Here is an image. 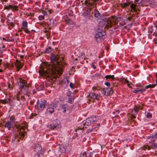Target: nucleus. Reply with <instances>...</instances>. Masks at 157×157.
Instances as JSON below:
<instances>
[{
    "instance_id": "48",
    "label": "nucleus",
    "mask_w": 157,
    "mask_h": 157,
    "mask_svg": "<svg viewBox=\"0 0 157 157\" xmlns=\"http://www.w3.org/2000/svg\"><path fill=\"white\" fill-rule=\"evenodd\" d=\"M10 25L13 26V27L14 26V24L12 22H11L10 23Z\"/></svg>"
},
{
    "instance_id": "33",
    "label": "nucleus",
    "mask_w": 157,
    "mask_h": 157,
    "mask_svg": "<svg viewBox=\"0 0 157 157\" xmlns=\"http://www.w3.org/2000/svg\"><path fill=\"white\" fill-rule=\"evenodd\" d=\"M105 78L106 79L111 78L113 79L114 78V75H107L105 76Z\"/></svg>"
},
{
    "instance_id": "5",
    "label": "nucleus",
    "mask_w": 157,
    "mask_h": 157,
    "mask_svg": "<svg viewBox=\"0 0 157 157\" xmlns=\"http://www.w3.org/2000/svg\"><path fill=\"white\" fill-rule=\"evenodd\" d=\"M94 118H95V117H94L93 118L90 117L87 118L85 121V122L83 124V126H85V127H83L82 128H80L79 127H78V129H76V132H77L78 130L79 129L82 130V129L84 128H87L86 126H89L93 122H94L95 120H94Z\"/></svg>"
},
{
    "instance_id": "59",
    "label": "nucleus",
    "mask_w": 157,
    "mask_h": 157,
    "mask_svg": "<svg viewBox=\"0 0 157 157\" xmlns=\"http://www.w3.org/2000/svg\"><path fill=\"white\" fill-rule=\"evenodd\" d=\"M12 40H7V41H12Z\"/></svg>"
},
{
    "instance_id": "10",
    "label": "nucleus",
    "mask_w": 157,
    "mask_h": 157,
    "mask_svg": "<svg viewBox=\"0 0 157 157\" xmlns=\"http://www.w3.org/2000/svg\"><path fill=\"white\" fill-rule=\"evenodd\" d=\"M89 97L93 100H98L100 98V95L96 94L93 92L90 93L89 94Z\"/></svg>"
},
{
    "instance_id": "42",
    "label": "nucleus",
    "mask_w": 157,
    "mask_h": 157,
    "mask_svg": "<svg viewBox=\"0 0 157 157\" xmlns=\"http://www.w3.org/2000/svg\"><path fill=\"white\" fill-rule=\"evenodd\" d=\"M81 157H87L86 153L85 152H84L83 154L81 155Z\"/></svg>"
},
{
    "instance_id": "4",
    "label": "nucleus",
    "mask_w": 157,
    "mask_h": 157,
    "mask_svg": "<svg viewBox=\"0 0 157 157\" xmlns=\"http://www.w3.org/2000/svg\"><path fill=\"white\" fill-rule=\"evenodd\" d=\"M17 82L18 85L21 89V91L22 92V90L24 89V90H25L27 92L28 90V88L26 81L21 78H20L17 80ZM26 94V92H25L24 93L25 94Z\"/></svg>"
},
{
    "instance_id": "3",
    "label": "nucleus",
    "mask_w": 157,
    "mask_h": 157,
    "mask_svg": "<svg viewBox=\"0 0 157 157\" xmlns=\"http://www.w3.org/2000/svg\"><path fill=\"white\" fill-rule=\"evenodd\" d=\"M122 18L121 17H112L109 18L107 21V24L106 25L105 27L106 28H108L109 27H111L112 26L115 24V22L116 21H119L120 19H121Z\"/></svg>"
},
{
    "instance_id": "23",
    "label": "nucleus",
    "mask_w": 157,
    "mask_h": 157,
    "mask_svg": "<svg viewBox=\"0 0 157 157\" xmlns=\"http://www.w3.org/2000/svg\"><path fill=\"white\" fill-rule=\"evenodd\" d=\"M65 21L66 23L69 25H72L73 24V22L69 18L66 19Z\"/></svg>"
},
{
    "instance_id": "15",
    "label": "nucleus",
    "mask_w": 157,
    "mask_h": 157,
    "mask_svg": "<svg viewBox=\"0 0 157 157\" xmlns=\"http://www.w3.org/2000/svg\"><path fill=\"white\" fill-rule=\"evenodd\" d=\"M47 102L46 101L44 100L41 101L40 104V108L42 110L44 109L46 106Z\"/></svg>"
},
{
    "instance_id": "7",
    "label": "nucleus",
    "mask_w": 157,
    "mask_h": 157,
    "mask_svg": "<svg viewBox=\"0 0 157 157\" xmlns=\"http://www.w3.org/2000/svg\"><path fill=\"white\" fill-rule=\"evenodd\" d=\"M57 104L55 103L52 102L48 106L47 112L48 113H52L54 111V109L56 108Z\"/></svg>"
},
{
    "instance_id": "22",
    "label": "nucleus",
    "mask_w": 157,
    "mask_h": 157,
    "mask_svg": "<svg viewBox=\"0 0 157 157\" xmlns=\"http://www.w3.org/2000/svg\"><path fill=\"white\" fill-rule=\"evenodd\" d=\"M101 89L102 88L98 85L93 86L92 87V89L94 91H95L96 90H101Z\"/></svg>"
},
{
    "instance_id": "14",
    "label": "nucleus",
    "mask_w": 157,
    "mask_h": 157,
    "mask_svg": "<svg viewBox=\"0 0 157 157\" xmlns=\"http://www.w3.org/2000/svg\"><path fill=\"white\" fill-rule=\"evenodd\" d=\"M18 6H16L10 5L8 6H6L5 8L9 10L11 9L13 11H16L18 10Z\"/></svg>"
},
{
    "instance_id": "61",
    "label": "nucleus",
    "mask_w": 157,
    "mask_h": 157,
    "mask_svg": "<svg viewBox=\"0 0 157 157\" xmlns=\"http://www.w3.org/2000/svg\"><path fill=\"white\" fill-rule=\"evenodd\" d=\"M5 45H3L2 46V48H5Z\"/></svg>"
},
{
    "instance_id": "64",
    "label": "nucleus",
    "mask_w": 157,
    "mask_h": 157,
    "mask_svg": "<svg viewBox=\"0 0 157 157\" xmlns=\"http://www.w3.org/2000/svg\"><path fill=\"white\" fill-rule=\"evenodd\" d=\"M2 70L1 69H0V72H2Z\"/></svg>"
},
{
    "instance_id": "9",
    "label": "nucleus",
    "mask_w": 157,
    "mask_h": 157,
    "mask_svg": "<svg viewBox=\"0 0 157 157\" xmlns=\"http://www.w3.org/2000/svg\"><path fill=\"white\" fill-rule=\"evenodd\" d=\"M106 36L105 33L104 31L98 32L95 36V38L98 39H105Z\"/></svg>"
},
{
    "instance_id": "19",
    "label": "nucleus",
    "mask_w": 157,
    "mask_h": 157,
    "mask_svg": "<svg viewBox=\"0 0 157 157\" xmlns=\"http://www.w3.org/2000/svg\"><path fill=\"white\" fill-rule=\"evenodd\" d=\"M25 100V98L24 96H21V99L20 98V101H18L19 102L18 103H17V106H19L20 105H22L23 103V102Z\"/></svg>"
},
{
    "instance_id": "57",
    "label": "nucleus",
    "mask_w": 157,
    "mask_h": 157,
    "mask_svg": "<svg viewBox=\"0 0 157 157\" xmlns=\"http://www.w3.org/2000/svg\"><path fill=\"white\" fill-rule=\"evenodd\" d=\"M93 67L94 69H95L96 68V67L95 66L93 65Z\"/></svg>"
},
{
    "instance_id": "51",
    "label": "nucleus",
    "mask_w": 157,
    "mask_h": 157,
    "mask_svg": "<svg viewBox=\"0 0 157 157\" xmlns=\"http://www.w3.org/2000/svg\"><path fill=\"white\" fill-rule=\"evenodd\" d=\"M138 10H137L136 8H135V9H133V10L136 12H137Z\"/></svg>"
},
{
    "instance_id": "34",
    "label": "nucleus",
    "mask_w": 157,
    "mask_h": 157,
    "mask_svg": "<svg viewBox=\"0 0 157 157\" xmlns=\"http://www.w3.org/2000/svg\"><path fill=\"white\" fill-rule=\"evenodd\" d=\"M142 0H135V3L136 4H138L139 6H140L142 4Z\"/></svg>"
},
{
    "instance_id": "38",
    "label": "nucleus",
    "mask_w": 157,
    "mask_h": 157,
    "mask_svg": "<svg viewBox=\"0 0 157 157\" xmlns=\"http://www.w3.org/2000/svg\"><path fill=\"white\" fill-rule=\"evenodd\" d=\"M66 105H63L62 106V109L63 110V112H65L66 111Z\"/></svg>"
},
{
    "instance_id": "20",
    "label": "nucleus",
    "mask_w": 157,
    "mask_h": 157,
    "mask_svg": "<svg viewBox=\"0 0 157 157\" xmlns=\"http://www.w3.org/2000/svg\"><path fill=\"white\" fill-rule=\"evenodd\" d=\"M67 96L68 97V102L70 104H72L74 100L73 96L69 95L67 94Z\"/></svg>"
},
{
    "instance_id": "16",
    "label": "nucleus",
    "mask_w": 157,
    "mask_h": 157,
    "mask_svg": "<svg viewBox=\"0 0 157 157\" xmlns=\"http://www.w3.org/2000/svg\"><path fill=\"white\" fill-rule=\"evenodd\" d=\"M23 29H24L25 31L27 33H29V31L27 29L28 23L26 21H24L22 22Z\"/></svg>"
},
{
    "instance_id": "53",
    "label": "nucleus",
    "mask_w": 157,
    "mask_h": 157,
    "mask_svg": "<svg viewBox=\"0 0 157 157\" xmlns=\"http://www.w3.org/2000/svg\"><path fill=\"white\" fill-rule=\"evenodd\" d=\"M147 147H150V145L149 146L148 145H147L145 147V148L147 149Z\"/></svg>"
},
{
    "instance_id": "46",
    "label": "nucleus",
    "mask_w": 157,
    "mask_h": 157,
    "mask_svg": "<svg viewBox=\"0 0 157 157\" xmlns=\"http://www.w3.org/2000/svg\"><path fill=\"white\" fill-rule=\"evenodd\" d=\"M46 35L47 36V38L48 39L50 38V34L49 33H47Z\"/></svg>"
},
{
    "instance_id": "45",
    "label": "nucleus",
    "mask_w": 157,
    "mask_h": 157,
    "mask_svg": "<svg viewBox=\"0 0 157 157\" xmlns=\"http://www.w3.org/2000/svg\"><path fill=\"white\" fill-rule=\"evenodd\" d=\"M125 82L126 83H127L128 86L130 85L129 82L127 78L125 79Z\"/></svg>"
},
{
    "instance_id": "17",
    "label": "nucleus",
    "mask_w": 157,
    "mask_h": 157,
    "mask_svg": "<svg viewBox=\"0 0 157 157\" xmlns=\"http://www.w3.org/2000/svg\"><path fill=\"white\" fill-rule=\"evenodd\" d=\"M100 124H98L97 126L95 127L91 128L87 130V131L89 132H91L92 131L93 132H96L97 131L99 127H100Z\"/></svg>"
},
{
    "instance_id": "56",
    "label": "nucleus",
    "mask_w": 157,
    "mask_h": 157,
    "mask_svg": "<svg viewBox=\"0 0 157 157\" xmlns=\"http://www.w3.org/2000/svg\"><path fill=\"white\" fill-rule=\"evenodd\" d=\"M20 57L22 59V58H24V56H23V55H21L20 56Z\"/></svg>"
},
{
    "instance_id": "31",
    "label": "nucleus",
    "mask_w": 157,
    "mask_h": 157,
    "mask_svg": "<svg viewBox=\"0 0 157 157\" xmlns=\"http://www.w3.org/2000/svg\"><path fill=\"white\" fill-rule=\"evenodd\" d=\"M48 11V12L47 11H43V13L44 14V15H47L48 13L49 14L51 13L52 11L51 10H49Z\"/></svg>"
},
{
    "instance_id": "11",
    "label": "nucleus",
    "mask_w": 157,
    "mask_h": 157,
    "mask_svg": "<svg viewBox=\"0 0 157 157\" xmlns=\"http://www.w3.org/2000/svg\"><path fill=\"white\" fill-rule=\"evenodd\" d=\"M148 142L150 144V147H147L148 150H150L151 149L154 150L157 149V143L152 142Z\"/></svg>"
},
{
    "instance_id": "12",
    "label": "nucleus",
    "mask_w": 157,
    "mask_h": 157,
    "mask_svg": "<svg viewBox=\"0 0 157 157\" xmlns=\"http://www.w3.org/2000/svg\"><path fill=\"white\" fill-rule=\"evenodd\" d=\"M96 0H89L88 1H86L85 2V3L86 6L90 7L91 6H92L94 5V4L96 5Z\"/></svg>"
},
{
    "instance_id": "26",
    "label": "nucleus",
    "mask_w": 157,
    "mask_h": 157,
    "mask_svg": "<svg viewBox=\"0 0 157 157\" xmlns=\"http://www.w3.org/2000/svg\"><path fill=\"white\" fill-rule=\"evenodd\" d=\"M94 15L95 17L98 18H99L100 17V13L98 10H95L94 11Z\"/></svg>"
},
{
    "instance_id": "40",
    "label": "nucleus",
    "mask_w": 157,
    "mask_h": 157,
    "mask_svg": "<svg viewBox=\"0 0 157 157\" xmlns=\"http://www.w3.org/2000/svg\"><path fill=\"white\" fill-rule=\"evenodd\" d=\"M70 86L72 89H74L75 88V86L74 84L72 82H71L70 84Z\"/></svg>"
},
{
    "instance_id": "49",
    "label": "nucleus",
    "mask_w": 157,
    "mask_h": 157,
    "mask_svg": "<svg viewBox=\"0 0 157 157\" xmlns=\"http://www.w3.org/2000/svg\"><path fill=\"white\" fill-rule=\"evenodd\" d=\"M132 17H128L127 18V20L128 21H130Z\"/></svg>"
},
{
    "instance_id": "55",
    "label": "nucleus",
    "mask_w": 157,
    "mask_h": 157,
    "mask_svg": "<svg viewBox=\"0 0 157 157\" xmlns=\"http://www.w3.org/2000/svg\"><path fill=\"white\" fill-rule=\"evenodd\" d=\"M67 94L68 95H71V93L70 92H67Z\"/></svg>"
},
{
    "instance_id": "41",
    "label": "nucleus",
    "mask_w": 157,
    "mask_h": 157,
    "mask_svg": "<svg viewBox=\"0 0 157 157\" xmlns=\"http://www.w3.org/2000/svg\"><path fill=\"white\" fill-rule=\"evenodd\" d=\"M130 7L132 9H135L136 8V5L134 4H132L130 6Z\"/></svg>"
},
{
    "instance_id": "36",
    "label": "nucleus",
    "mask_w": 157,
    "mask_h": 157,
    "mask_svg": "<svg viewBox=\"0 0 157 157\" xmlns=\"http://www.w3.org/2000/svg\"><path fill=\"white\" fill-rule=\"evenodd\" d=\"M146 115L147 118H148L149 119H150L152 117V114L149 112H147Z\"/></svg>"
},
{
    "instance_id": "47",
    "label": "nucleus",
    "mask_w": 157,
    "mask_h": 157,
    "mask_svg": "<svg viewBox=\"0 0 157 157\" xmlns=\"http://www.w3.org/2000/svg\"><path fill=\"white\" fill-rule=\"evenodd\" d=\"M2 56V51L0 49V57Z\"/></svg>"
},
{
    "instance_id": "63",
    "label": "nucleus",
    "mask_w": 157,
    "mask_h": 157,
    "mask_svg": "<svg viewBox=\"0 0 157 157\" xmlns=\"http://www.w3.org/2000/svg\"><path fill=\"white\" fill-rule=\"evenodd\" d=\"M30 103H31V105H32L33 104V102H30Z\"/></svg>"
},
{
    "instance_id": "54",
    "label": "nucleus",
    "mask_w": 157,
    "mask_h": 157,
    "mask_svg": "<svg viewBox=\"0 0 157 157\" xmlns=\"http://www.w3.org/2000/svg\"><path fill=\"white\" fill-rule=\"evenodd\" d=\"M132 119H133L136 118V117L135 115H132Z\"/></svg>"
},
{
    "instance_id": "18",
    "label": "nucleus",
    "mask_w": 157,
    "mask_h": 157,
    "mask_svg": "<svg viewBox=\"0 0 157 157\" xmlns=\"http://www.w3.org/2000/svg\"><path fill=\"white\" fill-rule=\"evenodd\" d=\"M34 151L37 153H40L41 151V146L39 144L36 145Z\"/></svg>"
},
{
    "instance_id": "2",
    "label": "nucleus",
    "mask_w": 157,
    "mask_h": 157,
    "mask_svg": "<svg viewBox=\"0 0 157 157\" xmlns=\"http://www.w3.org/2000/svg\"><path fill=\"white\" fill-rule=\"evenodd\" d=\"M10 119L11 121V123L14 124V127L18 129V130L19 132V135L18 138L19 139H17V141L19 142V139L22 140L25 135L26 132L25 131L23 132H22L25 130V126H21L20 124L17 125L16 124L17 122H15V119L13 116L11 117H10Z\"/></svg>"
},
{
    "instance_id": "21",
    "label": "nucleus",
    "mask_w": 157,
    "mask_h": 157,
    "mask_svg": "<svg viewBox=\"0 0 157 157\" xmlns=\"http://www.w3.org/2000/svg\"><path fill=\"white\" fill-rule=\"evenodd\" d=\"M4 126L5 127L9 129L11 128V122L9 121H7L5 124Z\"/></svg>"
},
{
    "instance_id": "28",
    "label": "nucleus",
    "mask_w": 157,
    "mask_h": 157,
    "mask_svg": "<svg viewBox=\"0 0 157 157\" xmlns=\"http://www.w3.org/2000/svg\"><path fill=\"white\" fill-rule=\"evenodd\" d=\"M91 8H90L87 11L84 13L83 15L84 16H87L89 15L91 11Z\"/></svg>"
},
{
    "instance_id": "1",
    "label": "nucleus",
    "mask_w": 157,
    "mask_h": 157,
    "mask_svg": "<svg viewBox=\"0 0 157 157\" xmlns=\"http://www.w3.org/2000/svg\"><path fill=\"white\" fill-rule=\"evenodd\" d=\"M51 60L53 65H50L48 63L44 64L41 71V74L44 77H49L52 75L58 74L60 76L62 74L63 64L60 62L61 59L58 56H51Z\"/></svg>"
},
{
    "instance_id": "8",
    "label": "nucleus",
    "mask_w": 157,
    "mask_h": 157,
    "mask_svg": "<svg viewBox=\"0 0 157 157\" xmlns=\"http://www.w3.org/2000/svg\"><path fill=\"white\" fill-rule=\"evenodd\" d=\"M157 141V132H156L152 135L148 136L147 138V142H155Z\"/></svg>"
},
{
    "instance_id": "43",
    "label": "nucleus",
    "mask_w": 157,
    "mask_h": 157,
    "mask_svg": "<svg viewBox=\"0 0 157 157\" xmlns=\"http://www.w3.org/2000/svg\"><path fill=\"white\" fill-rule=\"evenodd\" d=\"M39 18L40 20H42L44 19V17L43 16L40 15L39 16Z\"/></svg>"
},
{
    "instance_id": "24",
    "label": "nucleus",
    "mask_w": 157,
    "mask_h": 157,
    "mask_svg": "<svg viewBox=\"0 0 157 157\" xmlns=\"http://www.w3.org/2000/svg\"><path fill=\"white\" fill-rule=\"evenodd\" d=\"M101 91L102 93L104 95L106 96L108 95V91L106 92V91L107 90L105 88H103L101 89Z\"/></svg>"
},
{
    "instance_id": "6",
    "label": "nucleus",
    "mask_w": 157,
    "mask_h": 157,
    "mask_svg": "<svg viewBox=\"0 0 157 157\" xmlns=\"http://www.w3.org/2000/svg\"><path fill=\"white\" fill-rule=\"evenodd\" d=\"M48 127L50 129L54 130L61 128V126L59 121L58 120L56 119L53 121L52 124H50Z\"/></svg>"
},
{
    "instance_id": "58",
    "label": "nucleus",
    "mask_w": 157,
    "mask_h": 157,
    "mask_svg": "<svg viewBox=\"0 0 157 157\" xmlns=\"http://www.w3.org/2000/svg\"><path fill=\"white\" fill-rule=\"evenodd\" d=\"M117 112L118 113H119L120 111L119 110H117Z\"/></svg>"
},
{
    "instance_id": "39",
    "label": "nucleus",
    "mask_w": 157,
    "mask_h": 157,
    "mask_svg": "<svg viewBox=\"0 0 157 157\" xmlns=\"http://www.w3.org/2000/svg\"><path fill=\"white\" fill-rule=\"evenodd\" d=\"M133 109L134 111L136 113L137 112H138L139 110V108L136 106L134 107L133 108Z\"/></svg>"
},
{
    "instance_id": "62",
    "label": "nucleus",
    "mask_w": 157,
    "mask_h": 157,
    "mask_svg": "<svg viewBox=\"0 0 157 157\" xmlns=\"http://www.w3.org/2000/svg\"><path fill=\"white\" fill-rule=\"evenodd\" d=\"M2 1H4L5 2H6L7 1V0H2Z\"/></svg>"
},
{
    "instance_id": "32",
    "label": "nucleus",
    "mask_w": 157,
    "mask_h": 157,
    "mask_svg": "<svg viewBox=\"0 0 157 157\" xmlns=\"http://www.w3.org/2000/svg\"><path fill=\"white\" fill-rule=\"evenodd\" d=\"M156 85V84H149L146 86L145 89H148L149 88H152L154 87Z\"/></svg>"
},
{
    "instance_id": "44",
    "label": "nucleus",
    "mask_w": 157,
    "mask_h": 157,
    "mask_svg": "<svg viewBox=\"0 0 157 157\" xmlns=\"http://www.w3.org/2000/svg\"><path fill=\"white\" fill-rule=\"evenodd\" d=\"M105 84L107 86H110V83L108 82H106L105 83Z\"/></svg>"
},
{
    "instance_id": "29",
    "label": "nucleus",
    "mask_w": 157,
    "mask_h": 157,
    "mask_svg": "<svg viewBox=\"0 0 157 157\" xmlns=\"http://www.w3.org/2000/svg\"><path fill=\"white\" fill-rule=\"evenodd\" d=\"M20 92L18 91L17 93H16V94L14 95V97L16 98V99L18 101H20Z\"/></svg>"
},
{
    "instance_id": "52",
    "label": "nucleus",
    "mask_w": 157,
    "mask_h": 157,
    "mask_svg": "<svg viewBox=\"0 0 157 157\" xmlns=\"http://www.w3.org/2000/svg\"><path fill=\"white\" fill-rule=\"evenodd\" d=\"M153 42L155 44H157V40H154Z\"/></svg>"
},
{
    "instance_id": "37",
    "label": "nucleus",
    "mask_w": 157,
    "mask_h": 157,
    "mask_svg": "<svg viewBox=\"0 0 157 157\" xmlns=\"http://www.w3.org/2000/svg\"><path fill=\"white\" fill-rule=\"evenodd\" d=\"M130 4V3H124L121 5V6L122 7L124 8L127 7Z\"/></svg>"
},
{
    "instance_id": "25",
    "label": "nucleus",
    "mask_w": 157,
    "mask_h": 157,
    "mask_svg": "<svg viewBox=\"0 0 157 157\" xmlns=\"http://www.w3.org/2000/svg\"><path fill=\"white\" fill-rule=\"evenodd\" d=\"M145 89H142L140 90H134L133 92L135 93H141L145 90Z\"/></svg>"
},
{
    "instance_id": "50",
    "label": "nucleus",
    "mask_w": 157,
    "mask_h": 157,
    "mask_svg": "<svg viewBox=\"0 0 157 157\" xmlns=\"http://www.w3.org/2000/svg\"><path fill=\"white\" fill-rule=\"evenodd\" d=\"M49 21L51 23L52 22L53 24V22H54V20L53 19H52L49 20Z\"/></svg>"
},
{
    "instance_id": "27",
    "label": "nucleus",
    "mask_w": 157,
    "mask_h": 157,
    "mask_svg": "<svg viewBox=\"0 0 157 157\" xmlns=\"http://www.w3.org/2000/svg\"><path fill=\"white\" fill-rule=\"evenodd\" d=\"M10 101L9 99H5V100H1L0 101V102L2 103L3 104H5L8 103Z\"/></svg>"
},
{
    "instance_id": "60",
    "label": "nucleus",
    "mask_w": 157,
    "mask_h": 157,
    "mask_svg": "<svg viewBox=\"0 0 157 157\" xmlns=\"http://www.w3.org/2000/svg\"><path fill=\"white\" fill-rule=\"evenodd\" d=\"M37 104H38H38H39V100H38L37 101Z\"/></svg>"
},
{
    "instance_id": "30",
    "label": "nucleus",
    "mask_w": 157,
    "mask_h": 157,
    "mask_svg": "<svg viewBox=\"0 0 157 157\" xmlns=\"http://www.w3.org/2000/svg\"><path fill=\"white\" fill-rule=\"evenodd\" d=\"M106 90L108 91V95L112 94L113 93V90L112 88H106Z\"/></svg>"
},
{
    "instance_id": "13",
    "label": "nucleus",
    "mask_w": 157,
    "mask_h": 157,
    "mask_svg": "<svg viewBox=\"0 0 157 157\" xmlns=\"http://www.w3.org/2000/svg\"><path fill=\"white\" fill-rule=\"evenodd\" d=\"M15 64L17 71H19V70L22 68L23 66V64L18 60H16Z\"/></svg>"
},
{
    "instance_id": "35",
    "label": "nucleus",
    "mask_w": 157,
    "mask_h": 157,
    "mask_svg": "<svg viewBox=\"0 0 157 157\" xmlns=\"http://www.w3.org/2000/svg\"><path fill=\"white\" fill-rule=\"evenodd\" d=\"M52 51V49L50 47H49L47 48L45 50V52L47 53H50Z\"/></svg>"
}]
</instances>
